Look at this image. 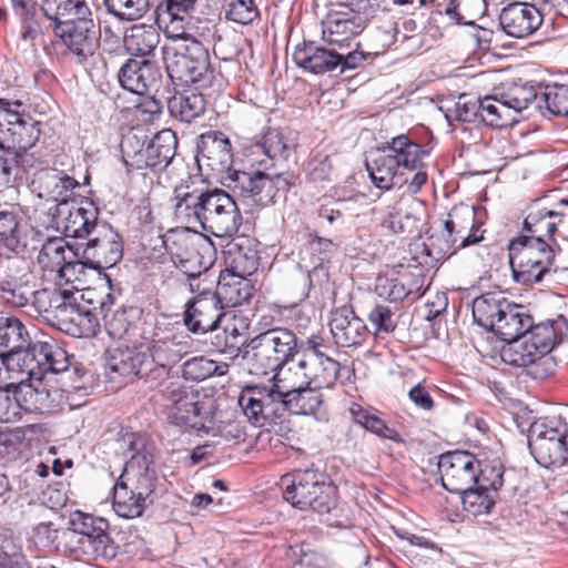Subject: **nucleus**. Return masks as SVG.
Segmentation results:
<instances>
[{"label": "nucleus", "mask_w": 568, "mask_h": 568, "mask_svg": "<svg viewBox=\"0 0 568 568\" xmlns=\"http://www.w3.org/2000/svg\"><path fill=\"white\" fill-rule=\"evenodd\" d=\"M73 288L75 290L73 297L65 298L64 303H61L58 311L50 316L49 323L74 337L95 335L100 326L98 307L91 300H88V306L79 304L77 295L83 298L84 294H80V287L73 286Z\"/></svg>", "instance_id": "obj_15"}, {"label": "nucleus", "mask_w": 568, "mask_h": 568, "mask_svg": "<svg viewBox=\"0 0 568 568\" xmlns=\"http://www.w3.org/2000/svg\"><path fill=\"white\" fill-rule=\"evenodd\" d=\"M476 212L474 206L459 204L455 205L448 213L444 224L443 236H445L446 248H440L444 253L449 254L456 251L476 244L484 237L477 235Z\"/></svg>", "instance_id": "obj_21"}, {"label": "nucleus", "mask_w": 568, "mask_h": 568, "mask_svg": "<svg viewBox=\"0 0 568 568\" xmlns=\"http://www.w3.org/2000/svg\"><path fill=\"white\" fill-rule=\"evenodd\" d=\"M105 372L110 379L121 377L125 382H131L135 378L151 381L144 345L110 348L105 356Z\"/></svg>", "instance_id": "obj_22"}, {"label": "nucleus", "mask_w": 568, "mask_h": 568, "mask_svg": "<svg viewBox=\"0 0 568 568\" xmlns=\"http://www.w3.org/2000/svg\"><path fill=\"white\" fill-rule=\"evenodd\" d=\"M121 87L138 95H154L159 92L162 81L160 70L148 60L129 59L120 69Z\"/></svg>", "instance_id": "obj_26"}, {"label": "nucleus", "mask_w": 568, "mask_h": 568, "mask_svg": "<svg viewBox=\"0 0 568 568\" xmlns=\"http://www.w3.org/2000/svg\"><path fill=\"white\" fill-rule=\"evenodd\" d=\"M227 255L229 264L224 270L226 273H232L240 277L247 278L258 267V258L254 250H244L242 245L236 244L227 251Z\"/></svg>", "instance_id": "obj_53"}, {"label": "nucleus", "mask_w": 568, "mask_h": 568, "mask_svg": "<svg viewBox=\"0 0 568 568\" xmlns=\"http://www.w3.org/2000/svg\"><path fill=\"white\" fill-rule=\"evenodd\" d=\"M424 284V276L420 273L412 272L408 268L394 271L379 275L376 278V294L389 302H400L410 294H419Z\"/></svg>", "instance_id": "obj_32"}, {"label": "nucleus", "mask_w": 568, "mask_h": 568, "mask_svg": "<svg viewBox=\"0 0 568 568\" xmlns=\"http://www.w3.org/2000/svg\"><path fill=\"white\" fill-rule=\"evenodd\" d=\"M39 181L48 196L60 202L59 207L68 206L69 196L72 194V191L80 185L75 179L58 170L42 171Z\"/></svg>", "instance_id": "obj_44"}, {"label": "nucleus", "mask_w": 568, "mask_h": 568, "mask_svg": "<svg viewBox=\"0 0 568 568\" xmlns=\"http://www.w3.org/2000/svg\"><path fill=\"white\" fill-rule=\"evenodd\" d=\"M152 463L153 457L149 452L139 450L125 463L118 479L120 484L135 493L140 500L148 501L155 488L156 476L151 467Z\"/></svg>", "instance_id": "obj_25"}, {"label": "nucleus", "mask_w": 568, "mask_h": 568, "mask_svg": "<svg viewBox=\"0 0 568 568\" xmlns=\"http://www.w3.org/2000/svg\"><path fill=\"white\" fill-rule=\"evenodd\" d=\"M508 251L514 280L523 285L541 282L555 262V248L546 239L517 236Z\"/></svg>", "instance_id": "obj_7"}, {"label": "nucleus", "mask_w": 568, "mask_h": 568, "mask_svg": "<svg viewBox=\"0 0 568 568\" xmlns=\"http://www.w3.org/2000/svg\"><path fill=\"white\" fill-rule=\"evenodd\" d=\"M174 245L176 251H171L172 261L190 278L201 276L214 263L215 248L206 236H185Z\"/></svg>", "instance_id": "obj_19"}, {"label": "nucleus", "mask_w": 568, "mask_h": 568, "mask_svg": "<svg viewBox=\"0 0 568 568\" xmlns=\"http://www.w3.org/2000/svg\"><path fill=\"white\" fill-rule=\"evenodd\" d=\"M547 110L555 115L568 114V85L555 84L547 87L544 92Z\"/></svg>", "instance_id": "obj_61"}, {"label": "nucleus", "mask_w": 568, "mask_h": 568, "mask_svg": "<svg viewBox=\"0 0 568 568\" xmlns=\"http://www.w3.org/2000/svg\"><path fill=\"white\" fill-rule=\"evenodd\" d=\"M124 48L132 55L151 54L160 42V33L152 24H134L124 33Z\"/></svg>", "instance_id": "obj_41"}, {"label": "nucleus", "mask_w": 568, "mask_h": 568, "mask_svg": "<svg viewBox=\"0 0 568 568\" xmlns=\"http://www.w3.org/2000/svg\"><path fill=\"white\" fill-rule=\"evenodd\" d=\"M225 184L252 205L266 206L275 202L280 193L287 192L290 183L282 174L268 175L262 171H232Z\"/></svg>", "instance_id": "obj_12"}, {"label": "nucleus", "mask_w": 568, "mask_h": 568, "mask_svg": "<svg viewBox=\"0 0 568 568\" xmlns=\"http://www.w3.org/2000/svg\"><path fill=\"white\" fill-rule=\"evenodd\" d=\"M462 495L464 509L473 516L489 513L495 504L494 495L476 486L458 493Z\"/></svg>", "instance_id": "obj_57"}, {"label": "nucleus", "mask_w": 568, "mask_h": 568, "mask_svg": "<svg viewBox=\"0 0 568 568\" xmlns=\"http://www.w3.org/2000/svg\"><path fill=\"white\" fill-rule=\"evenodd\" d=\"M172 207L178 222L190 229L201 227L216 237L234 236L243 223L233 196L219 187L181 183L174 187Z\"/></svg>", "instance_id": "obj_1"}, {"label": "nucleus", "mask_w": 568, "mask_h": 568, "mask_svg": "<svg viewBox=\"0 0 568 568\" xmlns=\"http://www.w3.org/2000/svg\"><path fill=\"white\" fill-rule=\"evenodd\" d=\"M105 305V302L102 300L100 302V312L98 314H103L108 334L114 339H121L128 333L131 326L128 312L125 308L121 307L109 316L106 313H104Z\"/></svg>", "instance_id": "obj_60"}, {"label": "nucleus", "mask_w": 568, "mask_h": 568, "mask_svg": "<svg viewBox=\"0 0 568 568\" xmlns=\"http://www.w3.org/2000/svg\"><path fill=\"white\" fill-rule=\"evenodd\" d=\"M297 145V133L290 129H268L255 144L254 153H262L270 160H287Z\"/></svg>", "instance_id": "obj_38"}, {"label": "nucleus", "mask_w": 568, "mask_h": 568, "mask_svg": "<svg viewBox=\"0 0 568 568\" xmlns=\"http://www.w3.org/2000/svg\"><path fill=\"white\" fill-rule=\"evenodd\" d=\"M339 363L332 357L317 358L308 355L307 358H298L284 374L292 376L317 388H331L339 375Z\"/></svg>", "instance_id": "obj_23"}, {"label": "nucleus", "mask_w": 568, "mask_h": 568, "mask_svg": "<svg viewBox=\"0 0 568 568\" xmlns=\"http://www.w3.org/2000/svg\"><path fill=\"white\" fill-rule=\"evenodd\" d=\"M479 463L468 452H449L439 457L438 470L442 485L450 493L465 491L474 486Z\"/></svg>", "instance_id": "obj_20"}, {"label": "nucleus", "mask_w": 568, "mask_h": 568, "mask_svg": "<svg viewBox=\"0 0 568 568\" xmlns=\"http://www.w3.org/2000/svg\"><path fill=\"white\" fill-rule=\"evenodd\" d=\"M41 9L44 16L59 24L82 16H91L85 0H42Z\"/></svg>", "instance_id": "obj_46"}, {"label": "nucleus", "mask_w": 568, "mask_h": 568, "mask_svg": "<svg viewBox=\"0 0 568 568\" xmlns=\"http://www.w3.org/2000/svg\"><path fill=\"white\" fill-rule=\"evenodd\" d=\"M253 290L251 280L222 271L216 291L212 294L220 300V304L225 308L235 307L248 301L253 295Z\"/></svg>", "instance_id": "obj_39"}, {"label": "nucleus", "mask_w": 568, "mask_h": 568, "mask_svg": "<svg viewBox=\"0 0 568 568\" xmlns=\"http://www.w3.org/2000/svg\"><path fill=\"white\" fill-rule=\"evenodd\" d=\"M399 204L398 199L392 197L372 209V214L384 234L394 235L404 232Z\"/></svg>", "instance_id": "obj_49"}, {"label": "nucleus", "mask_w": 568, "mask_h": 568, "mask_svg": "<svg viewBox=\"0 0 568 568\" xmlns=\"http://www.w3.org/2000/svg\"><path fill=\"white\" fill-rule=\"evenodd\" d=\"M275 375H273L271 385L247 386L239 395L237 403L247 419L255 426H264L265 420L277 408L278 399L274 394Z\"/></svg>", "instance_id": "obj_28"}, {"label": "nucleus", "mask_w": 568, "mask_h": 568, "mask_svg": "<svg viewBox=\"0 0 568 568\" xmlns=\"http://www.w3.org/2000/svg\"><path fill=\"white\" fill-rule=\"evenodd\" d=\"M503 483L501 466H486L484 468L478 466V475L474 485L490 494H495L503 486Z\"/></svg>", "instance_id": "obj_63"}, {"label": "nucleus", "mask_w": 568, "mask_h": 568, "mask_svg": "<svg viewBox=\"0 0 568 568\" xmlns=\"http://www.w3.org/2000/svg\"><path fill=\"white\" fill-rule=\"evenodd\" d=\"M381 151L397 161L405 173L417 170L425 155L422 146L406 134L393 138Z\"/></svg>", "instance_id": "obj_40"}, {"label": "nucleus", "mask_w": 568, "mask_h": 568, "mask_svg": "<svg viewBox=\"0 0 568 568\" xmlns=\"http://www.w3.org/2000/svg\"><path fill=\"white\" fill-rule=\"evenodd\" d=\"M104 7L118 20L133 22L150 11L151 0H104Z\"/></svg>", "instance_id": "obj_54"}, {"label": "nucleus", "mask_w": 568, "mask_h": 568, "mask_svg": "<svg viewBox=\"0 0 568 568\" xmlns=\"http://www.w3.org/2000/svg\"><path fill=\"white\" fill-rule=\"evenodd\" d=\"M297 339L295 334L286 328H273L252 338L245 347L243 358L251 362V372L255 375H266L283 372L296 353Z\"/></svg>", "instance_id": "obj_6"}, {"label": "nucleus", "mask_w": 568, "mask_h": 568, "mask_svg": "<svg viewBox=\"0 0 568 568\" xmlns=\"http://www.w3.org/2000/svg\"><path fill=\"white\" fill-rule=\"evenodd\" d=\"M77 261H65L62 266H59V271L57 275L53 277L57 285L60 287L63 286V284L71 285L69 290H72L75 292L73 286H78V284H82L83 276L85 274L84 270L85 267H89L87 263H84V258H81L80 256H75Z\"/></svg>", "instance_id": "obj_59"}, {"label": "nucleus", "mask_w": 568, "mask_h": 568, "mask_svg": "<svg viewBox=\"0 0 568 568\" xmlns=\"http://www.w3.org/2000/svg\"><path fill=\"white\" fill-rule=\"evenodd\" d=\"M480 99L460 95L453 110L454 118L460 122H475L480 118Z\"/></svg>", "instance_id": "obj_62"}, {"label": "nucleus", "mask_w": 568, "mask_h": 568, "mask_svg": "<svg viewBox=\"0 0 568 568\" xmlns=\"http://www.w3.org/2000/svg\"><path fill=\"white\" fill-rule=\"evenodd\" d=\"M509 302L494 293L484 294L473 302V317L476 324L491 331Z\"/></svg>", "instance_id": "obj_45"}, {"label": "nucleus", "mask_w": 568, "mask_h": 568, "mask_svg": "<svg viewBox=\"0 0 568 568\" xmlns=\"http://www.w3.org/2000/svg\"><path fill=\"white\" fill-rule=\"evenodd\" d=\"M0 353L18 355L29 353L34 363V373H40V365L55 372H65L69 368L68 353L53 339L37 341L32 343L27 326L13 316L0 317Z\"/></svg>", "instance_id": "obj_3"}, {"label": "nucleus", "mask_w": 568, "mask_h": 568, "mask_svg": "<svg viewBox=\"0 0 568 568\" xmlns=\"http://www.w3.org/2000/svg\"><path fill=\"white\" fill-rule=\"evenodd\" d=\"M366 170L372 183L381 190H390L396 184L408 182V179H403L405 172L398 166V162L382 151L372 154L366 161Z\"/></svg>", "instance_id": "obj_37"}, {"label": "nucleus", "mask_w": 568, "mask_h": 568, "mask_svg": "<svg viewBox=\"0 0 568 568\" xmlns=\"http://www.w3.org/2000/svg\"><path fill=\"white\" fill-rule=\"evenodd\" d=\"M564 212L558 209H548L540 205V202H535L524 220L523 234L527 239L539 237L549 240V243L555 244L554 234L557 226L561 223Z\"/></svg>", "instance_id": "obj_35"}, {"label": "nucleus", "mask_w": 568, "mask_h": 568, "mask_svg": "<svg viewBox=\"0 0 568 568\" xmlns=\"http://www.w3.org/2000/svg\"><path fill=\"white\" fill-rule=\"evenodd\" d=\"M164 396L169 402L170 416L175 423L211 435L216 438L214 444L239 445L245 440L246 428L241 419L229 414L202 416L196 396L186 387L171 383L165 388Z\"/></svg>", "instance_id": "obj_2"}, {"label": "nucleus", "mask_w": 568, "mask_h": 568, "mask_svg": "<svg viewBox=\"0 0 568 568\" xmlns=\"http://www.w3.org/2000/svg\"><path fill=\"white\" fill-rule=\"evenodd\" d=\"M504 307V312L500 317L497 318L490 332L509 345L523 337L536 325H534L532 317L524 306L509 302V304Z\"/></svg>", "instance_id": "obj_34"}, {"label": "nucleus", "mask_w": 568, "mask_h": 568, "mask_svg": "<svg viewBox=\"0 0 568 568\" xmlns=\"http://www.w3.org/2000/svg\"><path fill=\"white\" fill-rule=\"evenodd\" d=\"M226 363L216 362L204 356H196L186 361L183 365V375L194 381H203L213 375L223 376L227 373Z\"/></svg>", "instance_id": "obj_56"}, {"label": "nucleus", "mask_w": 568, "mask_h": 568, "mask_svg": "<svg viewBox=\"0 0 568 568\" xmlns=\"http://www.w3.org/2000/svg\"><path fill=\"white\" fill-rule=\"evenodd\" d=\"M31 277L29 273L6 276L0 282L1 298L14 307L27 306L34 294Z\"/></svg>", "instance_id": "obj_43"}, {"label": "nucleus", "mask_w": 568, "mask_h": 568, "mask_svg": "<svg viewBox=\"0 0 568 568\" xmlns=\"http://www.w3.org/2000/svg\"><path fill=\"white\" fill-rule=\"evenodd\" d=\"M284 499L301 510L329 513L336 504V488L326 475L313 469L296 470L281 477Z\"/></svg>", "instance_id": "obj_5"}, {"label": "nucleus", "mask_w": 568, "mask_h": 568, "mask_svg": "<svg viewBox=\"0 0 568 568\" xmlns=\"http://www.w3.org/2000/svg\"><path fill=\"white\" fill-rule=\"evenodd\" d=\"M151 381L169 376L171 369L190 351V336L173 328L156 326L149 343H143Z\"/></svg>", "instance_id": "obj_11"}, {"label": "nucleus", "mask_w": 568, "mask_h": 568, "mask_svg": "<svg viewBox=\"0 0 568 568\" xmlns=\"http://www.w3.org/2000/svg\"><path fill=\"white\" fill-rule=\"evenodd\" d=\"M378 6V0H346L342 10L328 13L323 21V40L334 47H349L365 30Z\"/></svg>", "instance_id": "obj_9"}, {"label": "nucleus", "mask_w": 568, "mask_h": 568, "mask_svg": "<svg viewBox=\"0 0 568 568\" xmlns=\"http://www.w3.org/2000/svg\"><path fill=\"white\" fill-rule=\"evenodd\" d=\"M146 507L145 500L138 499V495L130 490L128 486L120 484L114 485L113 509L120 517L132 519L140 517Z\"/></svg>", "instance_id": "obj_51"}, {"label": "nucleus", "mask_w": 568, "mask_h": 568, "mask_svg": "<svg viewBox=\"0 0 568 568\" xmlns=\"http://www.w3.org/2000/svg\"><path fill=\"white\" fill-rule=\"evenodd\" d=\"M196 161L213 172H232L233 153L229 138L221 131H209L200 136Z\"/></svg>", "instance_id": "obj_30"}, {"label": "nucleus", "mask_w": 568, "mask_h": 568, "mask_svg": "<svg viewBox=\"0 0 568 568\" xmlns=\"http://www.w3.org/2000/svg\"><path fill=\"white\" fill-rule=\"evenodd\" d=\"M64 253L65 245L62 240H50L42 246L38 255V262L43 271L53 273L55 276L59 266H62L67 261Z\"/></svg>", "instance_id": "obj_58"}, {"label": "nucleus", "mask_w": 568, "mask_h": 568, "mask_svg": "<svg viewBox=\"0 0 568 568\" xmlns=\"http://www.w3.org/2000/svg\"><path fill=\"white\" fill-rule=\"evenodd\" d=\"M274 394L278 405L294 414L314 415L323 403L321 388L302 383L284 373L275 375Z\"/></svg>", "instance_id": "obj_17"}, {"label": "nucleus", "mask_w": 568, "mask_h": 568, "mask_svg": "<svg viewBox=\"0 0 568 568\" xmlns=\"http://www.w3.org/2000/svg\"><path fill=\"white\" fill-rule=\"evenodd\" d=\"M225 316L220 300L212 292H203L186 308L184 323L192 333L204 334L216 329Z\"/></svg>", "instance_id": "obj_27"}, {"label": "nucleus", "mask_w": 568, "mask_h": 568, "mask_svg": "<svg viewBox=\"0 0 568 568\" xmlns=\"http://www.w3.org/2000/svg\"><path fill=\"white\" fill-rule=\"evenodd\" d=\"M163 61L169 78L176 85H205L210 82V57L199 41L165 45Z\"/></svg>", "instance_id": "obj_8"}, {"label": "nucleus", "mask_w": 568, "mask_h": 568, "mask_svg": "<svg viewBox=\"0 0 568 568\" xmlns=\"http://www.w3.org/2000/svg\"><path fill=\"white\" fill-rule=\"evenodd\" d=\"M73 291L72 290H63V287L58 288H43L40 291H34L32 297V307L34 311L44 317L48 322L50 321V316L58 311L61 303H64L65 298H72Z\"/></svg>", "instance_id": "obj_52"}, {"label": "nucleus", "mask_w": 568, "mask_h": 568, "mask_svg": "<svg viewBox=\"0 0 568 568\" xmlns=\"http://www.w3.org/2000/svg\"><path fill=\"white\" fill-rule=\"evenodd\" d=\"M67 245L74 256L84 258V263L92 270L113 267L123 255L121 236L110 224L104 222L93 229L87 243L79 244L74 248Z\"/></svg>", "instance_id": "obj_14"}, {"label": "nucleus", "mask_w": 568, "mask_h": 568, "mask_svg": "<svg viewBox=\"0 0 568 568\" xmlns=\"http://www.w3.org/2000/svg\"><path fill=\"white\" fill-rule=\"evenodd\" d=\"M537 98L536 88L514 83L501 92L480 99V119L489 126L504 128L518 122L519 114Z\"/></svg>", "instance_id": "obj_10"}, {"label": "nucleus", "mask_w": 568, "mask_h": 568, "mask_svg": "<svg viewBox=\"0 0 568 568\" xmlns=\"http://www.w3.org/2000/svg\"><path fill=\"white\" fill-rule=\"evenodd\" d=\"M71 534L68 549L78 559L91 561L111 560L118 554V546L109 534V521L81 510L71 514Z\"/></svg>", "instance_id": "obj_4"}, {"label": "nucleus", "mask_w": 568, "mask_h": 568, "mask_svg": "<svg viewBox=\"0 0 568 568\" xmlns=\"http://www.w3.org/2000/svg\"><path fill=\"white\" fill-rule=\"evenodd\" d=\"M222 9L225 20L240 26L253 24L261 17L255 0H224Z\"/></svg>", "instance_id": "obj_55"}, {"label": "nucleus", "mask_w": 568, "mask_h": 568, "mask_svg": "<svg viewBox=\"0 0 568 568\" xmlns=\"http://www.w3.org/2000/svg\"><path fill=\"white\" fill-rule=\"evenodd\" d=\"M557 363L554 356L550 355V352H546L545 354H539L535 361H531L524 368L526 369V374L534 379H545L554 374L556 369Z\"/></svg>", "instance_id": "obj_64"}, {"label": "nucleus", "mask_w": 568, "mask_h": 568, "mask_svg": "<svg viewBox=\"0 0 568 568\" xmlns=\"http://www.w3.org/2000/svg\"><path fill=\"white\" fill-rule=\"evenodd\" d=\"M170 113L183 122H191L205 111V100L201 93L187 92L174 95L169 101Z\"/></svg>", "instance_id": "obj_48"}, {"label": "nucleus", "mask_w": 568, "mask_h": 568, "mask_svg": "<svg viewBox=\"0 0 568 568\" xmlns=\"http://www.w3.org/2000/svg\"><path fill=\"white\" fill-rule=\"evenodd\" d=\"M329 327L334 342L342 347L361 345L367 335L364 321L347 306L332 313Z\"/></svg>", "instance_id": "obj_33"}, {"label": "nucleus", "mask_w": 568, "mask_h": 568, "mask_svg": "<svg viewBox=\"0 0 568 568\" xmlns=\"http://www.w3.org/2000/svg\"><path fill=\"white\" fill-rule=\"evenodd\" d=\"M59 36L72 60L81 65L93 64L98 58L100 37L91 16H82L55 24Z\"/></svg>", "instance_id": "obj_13"}, {"label": "nucleus", "mask_w": 568, "mask_h": 568, "mask_svg": "<svg viewBox=\"0 0 568 568\" xmlns=\"http://www.w3.org/2000/svg\"><path fill=\"white\" fill-rule=\"evenodd\" d=\"M542 20L540 10L528 2H511L499 13L501 30L516 39L534 34L541 27Z\"/></svg>", "instance_id": "obj_24"}, {"label": "nucleus", "mask_w": 568, "mask_h": 568, "mask_svg": "<svg viewBox=\"0 0 568 568\" xmlns=\"http://www.w3.org/2000/svg\"><path fill=\"white\" fill-rule=\"evenodd\" d=\"M556 338L552 323L537 324L523 337L503 348L501 357L510 365L525 367L539 354L551 352Z\"/></svg>", "instance_id": "obj_18"}, {"label": "nucleus", "mask_w": 568, "mask_h": 568, "mask_svg": "<svg viewBox=\"0 0 568 568\" xmlns=\"http://www.w3.org/2000/svg\"><path fill=\"white\" fill-rule=\"evenodd\" d=\"M58 211L59 225L67 237L88 239L93 229L101 224L98 222V209L88 199H82L78 204L61 206Z\"/></svg>", "instance_id": "obj_29"}, {"label": "nucleus", "mask_w": 568, "mask_h": 568, "mask_svg": "<svg viewBox=\"0 0 568 568\" xmlns=\"http://www.w3.org/2000/svg\"><path fill=\"white\" fill-rule=\"evenodd\" d=\"M351 413L354 417L355 423L363 426L368 432L395 443H404L403 437L394 428L389 427L385 420H383L375 413L364 409L359 405H355L351 408Z\"/></svg>", "instance_id": "obj_50"}, {"label": "nucleus", "mask_w": 568, "mask_h": 568, "mask_svg": "<svg viewBox=\"0 0 568 568\" xmlns=\"http://www.w3.org/2000/svg\"><path fill=\"white\" fill-rule=\"evenodd\" d=\"M293 60L297 67L314 74L334 71L341 63V57L334 49L329 50L312 42L297 47Z\"/></svg>", "instance_id": "obj_36"}, {"label": "nucleus", "mask_w": 568, "mask_h": 568, "mask_svg": "<svg viewBox=\"0 0 568 568\" xmlns=\"http://www.w3.org/2000/svg\"><path fill=\"white\" fill-rule=\"evenodd\" d=\"M12 116L8 150H18L24 154L40 138L39 123L29 116L24 118L17 110H13Z\"/></svg>", "instance_id": "obj_42"}, {"label": "nucleus", "mask_w": 568, "mask_h": 568, "mask_svg": "<svg viewBox=\"0 0 568 568\" xmlns=\"http://www.w3.org/2000/svg\"><path fill=\"white\" fill-rule=\"evenodd\" d=\"M176 145L175 133L170 129L162 130L153 136L145 149L134 152L133 165L136 169L161 171L172 162Z\"/></svg>", "instance_id": "obj_31"}, {"label": "nucleus", "mask_w": 568, "mask_h": 568, "mask_svg": "<svg viewBox=\"0 0 568 568\" xmlns=\"http://www.w3.org/2000/svg\"><path fill=\"white\" fill-rule=\"evenodd\" d=\"M568 439L567 423L560 416H546L535 420L529 428L528 444L538 440Z\"/></svg>", "instance_id": "obj_47"}, {"label": "nucleus", "mask_w": 568, "mask_h": 568, "mask_svg": "<svg viewBox=\"0 0 568 568\" xmlns=\"http://www.w3.org/2000/svg\"><path fill=\"white\" fill-rule=\"evenodd\" d=\"M39 374L27 376L19 375L18 385L14 387L19 414L27 413L43 414L57 406L61 395L57 388H51L43 382L47 373H58L52 368L40 365Z\"/></svg>", "instance_id": "obj_16"}]
</instances>
